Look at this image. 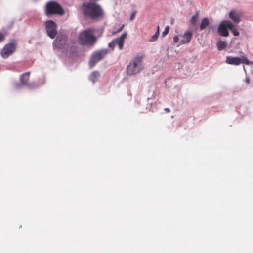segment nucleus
Returning a JSON list of instances; mask_svg holds the SVG:
<instances>
[{
    "label": "nucleus",
    "instance_id": "ddd939ff",
    "mask_svg": "<svg viewBox=\"0 0 253 253\" xmlns=\"http://www.w3.org/2000/svg\"><path fill=\"white\" fill-rule=\"evenodd\" d=\"M66 43V38L64 36H58L54 42V46L58 48H62Z\"/></svg>",
    "mask_w": 253,
    "mask_h": 253
},
{
    "label": "nucleus",
    "instance_id": "6ab92c4d",
    "mask_svg": "<svg viewBox=\"0 0 253 253\" xmlns=\"http://www.w3.org/2000/svg\"><path fill=\"white\" fill-rule=\"evenodd\" d=\"M199 15L198 13H196L194 15H193L191 18L190 22L193 25H195L196 24L197 20L198 18Z\"/></svg>",
    "mask_w": 253,
    "mask_h": 253
},
{
    "label": "nucleus",
    "instance_id": "f8f14e48",
    "mask_svg": "<svg viewBox=\"0 0 253 253\" xmlns=\"http://www.w3.org/2000/svg\"><path fill=\"white\" fill-rule=\"evenodd\" d=\"M192 35L193 34L191 31H186L182 35H180V37L181 38L180 41V44H184L188 43L191 40Z\"/></svg>",
    "mask_w": 253,
    "mask_h": 253
},
{
    "label": "nucleus",
    "instance_id": "0eeeda50",
    "mask_svg": "<svg viewBox=\"0 0 253 253\" xmlns=\"http://www.w3.org/2000/svg\"><path fill=\"white\" fill-rule=\"evenodd\" d=\"M16 42L15 41L6 44L0 51L1 57L3 58H7L12 54L16 50Z\"/></svg>",
    "mask_w": 253,
    "mask_h": 253
},
{
    "label": "nucleus",
    "instance_id": "6e6552de",
    "mask_svg": "<svg viewBox=\"0 0 253 253\" xmlns=\"http://www.w3.org/2000/svg\"><path fill=\"white\" fill-rule=\"evenodd\" d=\"M44 25L48 36L51 39L54 38L57 34V25L55 22L52 20H48L45 22Z\"/></svg>",
    "mask_w": 253,
    "mask_h": 253
},
{
    "label": "nucleus",
    "instance_id": "20e7f679",
    "mask_svg": "<svg viewBox=\"0 0 253 253\" xmlns=\"http://www.w3.org/2000/svg\"><path fill=\"white\" fill-rule=\"evenodd\" d=\"M45 13L47 15H63L64 13V11L57 2L50 1L46 4Z\"/></svg>",
    "mask_w": 253,
    "mask_h": 253
},
{
    "label": "nucleus",
    "instance_id": "aec40b11",
    "mask_svg": "<svg viewBox=\"0 0 253 253\" xmlns=\"http://www.w3.org/2000/svg\"><path fill=\"white\" fill-rule=\"evenodd\" d=\"M230 30L232 32L234 36H238L239 35V32L237 29L234 28V25L233 23H232V29H230Z\"/></svg>",
    "mask_w": 253,
    "mask_h": 253
},
{
    "label": "nucleus",
    "instance_id": "a211bd4d",
    "mask_svg": "<svg viewBox=\"0 0 253 253\" xmlns=\"http://www.w3.org/2000/svg\"><path fill=\"white\" fill-rule=\"evenodd\" d=\"M159 33H160L159 26H158L157 27V31L156 32L155 34L154 35H153L149 39V42H154V41H156L158 39V37H159Z\"/></svg>",
    "mask_w": 253,
    "mask_h": 253
},
{
    "label": "nucleus",
    "instance_id": "a878e982",
    "mask_svg": "<svg viewBox=\"0 0 253 253\" xmlns=\"http://www.w3.org/2000/svg\"><path fill=\"white\" fill-rule=\"evenodd\" d=\"M164 110H165V111H166V112H167V113H169V112H170V109H169V108H165V109H164Z\"/></svg>",
    "mask_w": 253,
    "mask_h": 253
},
{
    "label": "nucleus",
    "instance_id": "4468645a",
    "mask_svg": "<svg viewBox=\"0 0 253 253\" xmlns=\"http://www.w3.org/2000/svg\"><path fill=\"white\" fill-rule=\"evenodd\" d=\"M30 75V72H27L19 76L20 82L22 85H28Z\"/></svg>",
    "mask_w": 253,
    "mask_h": 253
},
{
    "label": "nucleus",
    "instance_id": "f257e3e1",
    "mask_svg": "<svg viewBox=\"0 0 253 253\" xmlns=\"http://www.w3.org/2000/svg\"><path fill=\"white\" fill-rule=\"evenodd\" d=\"M81 10L83 15L91 19H98L103 16L100 6L95 2H88L82 4Z\"/></svg>",
    "mask_w": 253,
    "mask_h": 253
},
{
    "label": "nucleus",
    "instance_id": "9b49d317",
    "mask_svg": "<svg viewBox=\"0 0 253 253\" xmlns=\"http://www.w3.org/2000/svg\"><path fill=\"white\" fill-rule=\"evenodd\" d=\"M228 16L234 23L238 24L241 21L242 14L235 9H231L229 12Z\"/></svg>",
    "mask_w": 253,
    "mask_h": 253
},
{
    "label": "nucleus",
    "instance_id": "4be33fe9",
    "mask_svg": "<svg viewBox=\"0 0 253 253\" xmlns=\"http://www.w3.org/2000/svg\"><path fill=\"white\" fill-rule=\"evenodd\" d=\"M169 26H167L165 27V30L162 33V36L165 37L166 35H167L169 32Z\"/></svg>",
    "mask_w": 253,
    "mask_h": 253
},
{
    "label": "nucleus",
    "instance_id": "412c9836",
    "mask_svg": "<svg viewBox=\"0 0 253 253\" xmlns=\"http://www.w3.org/2000/svg\"><path fill=\"white\" fill-rule=\"evenodd\" d=\"M124 27V25L123 24V25H121V26L119 28H118L117 29H114L113 31L112 32V34L113 35H115V34H117L118 33L120 32L123 30Z\"/></svg>",
    "mask_w": 253,
    "mask_h": 253
},
{
    "label": "nucleus",
    "instance_id": "393cba45",
    "mask_svg": "<svg viewBox=\"0 0 253 253\" xmlns=\"http://www.w3.org/2000/svg\"><path fill=\"white\" fill-rule=\"evenodd\" d=\"M135 12H133V13L131 14V16H130V20H131V21L133 20V19H134V16H135Z\"/></svg>",
    "mask_w": 253,
    "mask_h": 253
},
{
    "label": "nucleus",
    "instance_id": "7ed1b4c3",
    "mask_svg": "<svg viewBox=\"0 0 253 253\" xmlns=\"http://www.w3.org/2000/svg\"><path fill=\"white\" fill-rule=\"evenodd\" d=\"M79 41L83 45H92L96 42V38L94 35V30L88 29L80 33L79 37Z\"/></svg>",
    "mask_w": 253,
    "mask_h": 253
},
{
    "label": "nucleus",
    "instance_id": "dca6fc26",
    "mask_svg": "<svg viewBox=\"0 0 253 253\" xmlns=\"http://www.w3.org/2000/svg\"><path fill=\"white\" fill-rule=\"evenodd\" d=\"M226 46L227 43L224 41H219L217 43V48L219 50L224 49Z\"/></svg>",
    "mask_w": 253,
    "mask_h": 253
},
{
    "label": "nucleus",
    "instance_id": "bb28decb",
    "mask_svg": "<svg viewBox=\"0 0 253 253\" xmlns=\"http://www.w3.org/2000/svg\"><path fill=\"white\" fill-rule=\"evenodd\" d=\"M246 81L247 83H249L250 80L249 78L246 79Z\"/></svg>",
    "mask_w": 253,
    "mask_h": 253
},
{
    "label": "nucleus",
    "instance_id": "f3484780",
    "mask_svg": "<svg viewBox=\"0 0 253 253\" xmlns=\"http://www.w3.org/2000/svg\"><path fill=\"white\" fill-rule=\"evenodd\" d=\"M100 74L98 72L94 71L92 72V74L90 75L89 78L90 80H91L94 83L97 80Z\"/></svg>",
    "mask_w": 253,
    "mask_h": 253
},
{
    "label": "nucleus",
    "instance_id": "5701e85b",
    "mask_svg": "<svg viewBox=\"0 0 253 253\" xmlns=\"http://www.w3.org/2000/svg\"><path fill=\"white\" fill-rule=\"evenodd\" d=\"M5 37V34H4L0 32V42H2L4 40Z\"/></svg>",
    "mask_w": 253,
    "mask_h": 253
},
{
    "label": "nucleus",
    "instance_id": "b1692460",
    "mask_svg": "<svg viewBox=\"0 0 253 253\" xmlns=\"http://www.w3.org/2000/svg\"><path fill=\"white\" fill-rule=\"evenodd\" d=\"M173 42L175 43H177L179 42H180L179 37L178 36L176 35V36H174V37H173Z\"/></svg>",
    "mask_w": 253,
    "mask_h": 253
},
{
    "label": "nucleus",
    "instance_id": "39448f33",
    "mask_svg": "<svg viewBox=\"0 0 253 253\" xmlns=\"http://www.w3.org/2000/svg\"><path fill=\"white\" fill-rule=\"evenodd\" d=\"M225 62L230 65H239L241 63H244L246 65H252L253 63L249 61L248 58L245 56H241V57L227 56Z\"/></svg>",
    "mask_w": 253,
    "mask_h": 253
},
{
    "label": "nucleus",
    "instance_id": "9d476101",
    "mask_svg": "<svg viewBox=\"0 0 253 253\" xmlns=\"http://www.w3.org/2000/svg\"><path fill=\"white\" fill-rule=\"evenodd\" d=\"M127 36L126 33H124L120 37L114 39L111 42L109 43V47L113 48L116 45L118 46L120 50L123 48L125 40Z\"/></svg>",
    "mask_w": 253,
    "mask_h": 253
},
{
    "label": "nucleus",
    "instance_id": "cd10ccee",
    "mask_svg": "<svg viewBox=\"0 0 253 253\" xmlns=\"http://www.w3.org/2000/svg\"><path fill=\"white\" fill-rule=\"evenodd\" d=\"M13 24H14L13 21H12V22H11V27H12V26H13Z\"/></svg>",
    "mask_w": 253,
    "mask_h": 253
},
{
    "label": "nucleus",
    "instance_id": "1a4fd4ad",
    "mask_svg": "<svg viewBox=\"0 0 253 253\" xmlns=\"http://www.w3.org/2000/svg\"><path fill=\"white\" fill-rule=\"evenodd\" d=\"M232 23L228 20L222 21L220 24L218 32L220 35L224 37H227L229 35V32L227 29H232Z\"/></svg>",
    "mask_w": 253,
    "mask_h": 253
},
{
    "label": "nucleus",
    "instance_id": "423d86ee",
    "mask_svg": "<svg viewBox=\"0 0 253 253\" xmlns=\"http://www.w3.org/2000/svg\"><path fill=\"white\" fill-rule=\"evenodd\" d=\"M107 53L106 49L100 50L93 53L89 62L90 68L94 67L96 63L103 59Z\"/></svg>",
    "mask_w": 253,
    "mask_h": 253
},
{
    "label": "nucleus",
    "instance_id": "2eb2a0df",
    "mask_svg": "<svg viewBox=\"0 0 253 253\" xmlns=\"http://www.w3.org/2000/svg\"><path fill=\"white\" fill-rule=\"evenodd\" d=\"M209 25V21L207 18H204L202 19L200 28L201 30L205 29Z\"/></svg>",
    "mask_w": 253,
    "mask_h": 253
},
{
    "label": "nucleus",
    "instance_id": "f03ea898",
    "mask_svg": "<svg viewBox=\"0 0 253 253\" xmlns=\"http://www.w3.org/2000/svg\"><path fill=\"white\" fill-rule=\"evenodd\" d=\"M143 55H137L133 58L126 68V72L129 76L135 75L143 69Z\"/></svg>",
    "mask_w": 253,
    "mask_h": 253
}]
</instances>
